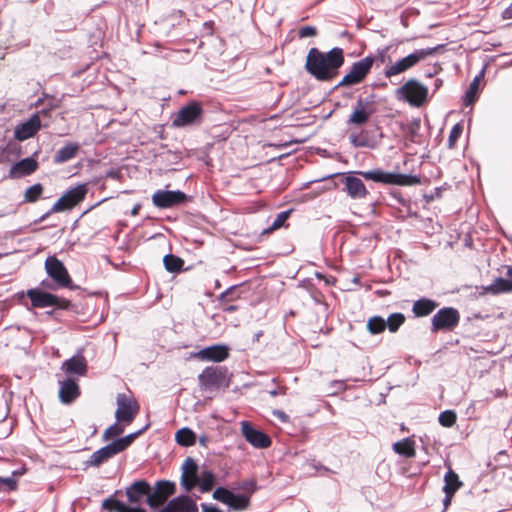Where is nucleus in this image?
<instances>
[{
    "label": "nucleus",
    "instance_id": "1",
    "mask_svg": "<svg viewBox=\"0 0 512 512\" xmlns=\"http://www.w3.org/2000/svg\"><path fill=\"white\" fill-rule=\"evenodd\" d=\"M355 174L366 180L388 185L411 186L420 184V178L416 175L385 172L381 169L345 173L341 179L342 190L354 200L364 199L369 194L364 182Z\"/></svg>",
    "mask_w": 512,
    "mask_h": 512
},
{
    "label": "nucleus",
    "instance_id": "2",
    "mask_svg": "<svg viewBox=\"0 0 512 512\" xmlns=\"http://www.w3.org/2000/svg\"><path fill=\"white\" fill-rule=\"evenodd\" d=\"M344 61L342 48L334 47L327 53L311 48L306 56L305 69L318 81H331L338 75Z\"/></svg>",
    "mask_w": 512,
    "mask_h": 512
},
{
    "label": "nucleus",
    "instance_id": "3",
    "mask_svg": "<svg viewBox=\"0 0 512 512\" xmlns=\"http://www.w3.org/2000/svg\"><path fill=\"white\" fill-rule=\"evenodd\" d=\"M44 268L49 280H43L41 287L46 290H56L58 288L75 289L73 280L63 264L55 255L48 256L44 262Z\"/></svg>",
    "mask_w": 512,
    "mask_h": 512
},
{
    "label": "nucleus",
    "instance_id": "4",
    "mask_svg": "<svg viewBox=\"0 0 512 512\" xmlns=\"http://www.w3.org/2000/svg\"><path fill=\"white\" fill-rule=\"evenodd\" d=\"M146 428H147V426L142 430H139L135 433H132L125 437L117 439V440L113 441L112 443L106 445L105 447H102L101 449L95 451L90 456L89 460H87V462H86L87 466L99 467L101 464L108 461L110 458L123 452L133 443V441L139 435H141L143 433V431Z\"/></svg>",
    "mask_w": 512,
    "mask_h": 512
},
{
    "label": "nucleus",
    "instance_id": "5",
    "mask_svg": "<svg viewBox=\"0 0 512 512\" xmlns=\"http://www.w3.org/2000/svg\"><path fill=\"white\" fill-rule=\"evenodd\" d=\"M198 382L202 391H215L227 388L230 384L228 369L223 366L206 367L198 375Z\"/></svg>",
    "mask_w": 512,
    "mask_h": 512
},
{
    "label": "nucleus",
    "instance_id": "6",
    "mask_svg": "<svg viewBox=\"0 0 512 512\" xmlns=\"http://www.w3.org/2000/svg\"><path fill=\"white\" fill-rule=\"evenodd\" d=\"M437 50V47L417 49L411 54L399 59L395 63L387 65L384 69V75L386 78H391L393 76L404 73L416 66L420 61L431 55H434Z\"/></svg>",
    "mask_w": 512,
    "mask_h": 512
},
{
    "label": "nucleus",
    "instance_id": "7",
    "mask_svg": "<svg viewBox=\"0 0 512 512\" xmlns=\"http://www.w3.org/2000/svg\"><path fill=\"white\" fill-rule=\"evenodd\" d=\"M397 95L411 106L421 107L428 98V88L416 79H409L397 90Z\"/></svg>",
    "mask_w": 512,
    "mask_h": 512
},
{
    "label": "nucleus",
    "instance_id": "8",
    "mask_svg": "<svg viewBox=\"0 0 512 512\" xmlns=\"http://www.w3.org/2000/svg\"><path fill=\"white\" fill-rule=\"evenodd\" d=\"M27 297L34 308L56 307L58 309H69L71 307L70 300L58 297L39 288L29 289Z\"/></svg>",
    "mask_w": 512,
    "mask_h": 512
},
{
    "label": "nucleus",
    "instance_id": "9",
    "mask_svg": "<svg viewBox=\"0 0 512 512\" xmlns=\"http://www.w3.org/2000/svg\"><path fill=\"white\" fill-rule=\"evenodd\" d=\"M460 322V313L454 307L439 309L431 319L432 332H451Z\"/></svg>",
    "mask_w": 512,
    "mask_h": 512
},
{
    "label": "nucleus",
    "instance_id": "10",
    "mask_svg": "<svg viewBox=\"0 0 512 512\" xmlns=\"http://www.w3.org/2000/svg\"><path fill=\"white\" fill-rule=\"evenodd\" d=\"M374 61L373 56H367L353 63L350 70L338 83L337 87H349L362 83L370 73Z\"/></svg>",
    "mask_w": 512,
    "mask_h": 512
},
{
    "label": "nucleus",
    "instance_id": "11",
    "mask_svg": "<svg viewBox=\"0 0 512 512\" xmlns=\"http://www.w3.org/2000/svg\"><path fill=\"white\" fill-rule=\"evenodd\" d=\"M203 108L197 101H192L183 106L172 118L174 127H185L201 122L203 116Z\"/></svg>",
    "mask_w": 512,
    "mask_h": 512
},
{
    "label": "nucleus",
    "instance_id": "12",
    "mask_svg": "<svg viewBox=\"0 0 512 512\" xmlns=\"http://www.w3.org/2000/svg\"><path fill=\"white\" fill-rule=\"evenodd\" d=\"M88 192L86 184H80L64 193L52 206L51 213L71 210L81 203Z\"/></svg>",
    "mask_w": 512,
    "mask_h": 512
},
{
    "label": "nucleus",
    "instance_id": "13",
    "mask_svg": "<svg viewBox=\"0 0 512 512\" xmlns=\"http://www.w3.org/2000/svg\"><path fill=\"white\" fill-rule=\"evenodd\" d=\"M140 406L138 402L131 396L126 394H118L117 410L115 417L118 422L130 424L139 413Z\"/></svg>",
    "mask_w": 512,
    "mask_h": 512
},
{
    "label": "nucleus",
    "instance_id": "14",
    "mask_svg": "<svg viewBox=\"0 0 512 512\" xmlns=\"http://www.w3.org/2000/svg\"><path fill=\"white\" fill-rule=\"evenodd\" d=\"M151 199L155 207L159 209H168L183 205L187 202L188 197L180 190H157L154 192Z\"/></svg>",
    "mask_w": 512,
    "mask_h": 512
},
{
    "label": "nucleus",
    "instance_id": "15",
    "mask_svg": "<svg viewBox=\"0 0 512 512\" xmlns=\"http://www.w3.org/2000/svg\"><path fill=\"white\" fill-rule=\"evenodd\" d=\"M175 489L176 487L173 482L166 480L157 481L153 489L150 487L146 502L151 508L160 507L175 493Z\"/></svg>",
    "mask_w": 512,
    "mask_h": 512
},
{
    "label": "nucleus",
    "instance_id": "16",
    "mask_svg": "<svg viewBox=\"0 0 512 512\" xmlns=\"http://www.w3.org/2000/svg\"><path fill=\"white\" fill-rule=\"evenodd\" d=\"M375 112L376 107L373 101H367L359 98L354 106L353 112L347 120V123L349 125L362 126L369 121Z\"/></svg>",
    "mask_w": 512,
    "mask_h": 512
},
{
    "label": "nucleus",
    "instance_id": "17",
    "mask_svg": "<svg viewBox=\"0 0 512 512\" xmlns=\"http://www.w3.org/2000/svg\"><path fill=\"white\" fill-rule=\"evenodd\" d=\"M213 498L230 506L234 510H245L249 506V498L245 495L234 494L224 487H218L213 492Z\"/></svg>",
    "mask_w": 512,
    "mask_h": 512
},
{
    "label": "nucleus",
    "instance_id": "18",
    "mask_svg": "<svg viewBox=\"0 0 512 512\" xmlns=\"http://www.w3.org/2000/svg\"><path fill=\"white\" fill-rule=\"evenodd\" d=\"M241 431L246 441L256 448H268L271 445L270 437L247 421L241 423Z\"/></svg>",
    "mask_w": 512,
    "mask_h": 512
},
{
    "label": "nucleus",
    "instance_id": "19",
    "mask_svg": "<svg viewBox=\"0 0 512 512\" xmlns=\"http://www.w3.org/2000/svg\"><path fill=\"white\" fill-rule=\"evenodd\" d=\"M199 483L198 465L188 457L182 465L181 485L186 491H191Z\"/></svg>",
    "mask_w": 512,
    "mask_h": 512
},
{
    "label": "nucleus",
    "instance_id": "20",
    "mask_svg": "<svg viewBox=\"0 0 512 512\" xmlns=\"http://www.w3.org/2000/svg\"><path fill=\"white\" fill-rule=\"evenodd\" d=\"M41 128V120L38 114H34L29 120L18 125L14 137L19 141L33 137Z\"/></svg>",
    "mask_w": 512,
    "mask_h": 512
},
{
    "label": "nucleus",
    "instance_id": "21",
    "mask_svg": "<svg viewBox=\"0 0 512 512\" xmlns=\"http://www.w3.org/2000/svg\"><path fill=\"white\" fill-rule=\"evenodd\" d=\"M161 512H198L196 503L188 496L172 499Z\"/></svg>",
    "mask_w": 512,
    "mask_h": 512
},
{
    "label": "nucleus",
    "instance_id": "22",
    "mask_svg": "<svg viewBox=\"0 0 512 512\" xmlns=\"http://www.w3.org/2000/svg\"><path fill=\"white\" fill-rule=\"evenodd\" d=\"M38 168V162L31 158V157H28V158H24L20 161H18L17 163H15L10 171H9V176L11 178H20V177H23V176H27V175H31L32 173H34Z\"/></svg>",
    "mask_w": 512,
    "mask_h": 512
},
{
    "label": "nucleus",
    "instance_id": "23",
    "mask_svg": "<svg viewBox=\"0 0 512 512\" xmlns=\"http://www.w3.org/2000/svg\"><path fill=\"white\" fill-rule=\"evenodd\" d=\"M80 395V388L75 380L66 379L60 382L59 398L62 403L70 404Z\"/></svg>",
    "mask_w": 512,
    "mask_h": 512
},
{
    "label": "nucleus",
    "instance_id": "24",
    "mask_svg": "<svg viewBox=\"0 0 512 512\" xmlns=\"http://www.w3.org/2000/svg\"><path fill=\"white\" fill-rule=\"evenodd\" d=\"M150 484L146 480H138L126 489V496L130 503H140L143 497L148 499Z\"/></svg>",
    "mask_w": 512,
    "mask_h": 512
},
{
    "label": "nucleus",
    "instance_id": "25",
    "mask_svg": "<svg viewBox=\"0 0 512 512\" xmlns=\"http://www.w3.org/2000/svg\"><path fill=\"white\" fill-rule=\"evenodd\" d=\"M62 369L67 374L84 376L87 373V360L83 355H76L62 363Z\"/></svg>",
    "mask_w": 512,
    "mask_h": 512
},
{
    "label": "nucleus",
    "instance_id": "26",
    "mask_svg": "<svg viewBox=\"0 0 512 512\" xmlns=\"http://www.w3.org/2000/svg\"><path fill=\"white\" fill-rule=\"evenodd\" d=\"M198 356L201 359L222 362L229 357V349L225 345H213L199 351Z\"/></svg>",
    "mask_w": 512,
    "mask_h": 512
},
{
    "label": "nucleus",
    "instance_id": "27",
    "mask_svg": "<svg viewBox=\"0 0 512 512\" xmlns=\"http://www.w3.org/2000/svg\"><path fill=\"white\" fill-rule=\"evenodd\" d=\"M80 145L76 142H69L64 147L59 149L54 157V164H62L75 158L79 152Z\"/></svg>",
    "mask_w": 512,
    "mask_h": 512
},
{
    "label": "nucleus",
    "instance_id": "28",
    "mask_svg": "<svg viewBox=\"0 0 512 512\" xmlns=\"http://www.w3.org/2000/svg\"><path fill=\"white\" fill-rule=\"evenodd\" d=\"M438 303L429 298H421L414 302L412 312L415 317H426L430 315L436 308Z\"/></svg>",
    "mask_w": 512,
    "mask_h": 512
},
{
    "label": "nucleus",
    "instance_id": "29",
    "mask_svg": "<svg viewBox=\"0 0 512 512\" xmlns=\"http://www.w3.org/2000/svg\"><path fill=\"white\" fill-rule=\"evenodd\" d=\"M483 290L485 293L491 295L510 293L512 292V284L510 283L508 277H498L490 285L484 286Z\"/></svg>",
    "mask_w": 512,
    "mask_h": 512
},
{
    "label": "nucleus",
    "instance_id": "30",
    "mask_svg": "<svg viewBox=\"0 0 512 512\" xmlns=\"http://www.w3.org/2000/svg\"><path fill=\"white\" fill-rule=\"evenodd\" d=\"M392 448L395 453L406 458H413L416 455L415 440L411 437L395 442Z\"/></svg>",
    "mask_w": 512,
    "mask_h": 512
},
{
    "label": "nucleus",
    "instance_id": "31",
    "mask_svg": "<svg viewBox=\"0 0 512 512\" xmlns=\"http://www.w3.org/2000/svg\"><path fill=\"white\" fill-rule=\"evenodd\" d=\"M462 486L463 482L460 480L458 474L449 467L444 475L443 492L455 494Z\"/></svg>",
    "mask_w": 512,
    "mask_h": 512
},
{
    "label": "nucleus",
    "instance_id": "32",
    "mask_svg": "<svg viewBox=\"0 0 512 512\" xmlns=\"http://www.w3.org/2000/svg\"><path fill=\"white\" fill-rule=\"evenodd\" d=\"M184 260L174 254H167L163 258L165 269L170 273H177L183 269Z\"/></svg>",
    "mask_w": 512,
    "mask_h": 512
},
{
    "label": "nucleus",
    "instance_id": "33",
    "mask_svg": "<svg viewBox=\"0 0 512 512\" xmlns=\"http://www.w3.org/2000/svg\"><path fill=\"white\" fill-rule=\"evenodd\" d=\"M176 442L184 447L193 446L196 442L195 433L189 428H182L176 432Z\"/></svg>",
    "mask_w": 512,
    "mask_h": 512
},
{
    "label": "nucleus",
    "instance_id": "34",
    "mask_svg": "<svg viewBox=\"0 0 512 512\" xmlns=\"http://www.w3.org/2000/svg\"><path fill=\"white\" fill-rule=\"evenodd\" d=\"M22 472L13 471L10 477H0V492H12L18 488L16 477L22 475Z\"/></svg>",
    "mask_w": 512,
    "mask_h": 512
},
{
    "label": "nucleus",
    "instance_id": "35",
    "mask_svg": "<svg viewBox=\"0 0 512 512\" xmlns=\"http://www.w3.org/2000/svg\"><path fill=\"white\" fill-rule=\"evenodd\" d=\"M386 321V328L391 333H396L399 328L405 323L406 317L403 313L396 312L388 316Z\"/></svg>",
    "mask_w": 512,
    "mask_h": 512
},
{
    "label": "nucleus",
    "instance_id": "36",
    "mask_svg": "<svg viewBox=\"0 0 512 512\" xmlns=\"http://www.w3.org/2000/svg\"><path fill=\"white\" fill-rule=\"evenodd\" d=\"M366 327L371 334H380L386 329V321L381 316H372L368 319Z\"/></svg>",
    "mask_w": 512,
    "mask_h": 512
},
{
    "label": "nucleus",
    "instance_id": "37",
    "mask_svg": "<svg viewBox=\"0 0 512 512\" xmlns=\"http://www.w3.org/2000/svg\"><path fill=\"white\" fill-rule=\"evenodd\" d=\"M215 484V476L212 471L205 470L199 477V489L202 493H206L212 490Z\"/></svg>",
    "mask_w": 512,
    "mask_h": 512
},
{
    "label": "nucleus",
    "instance_id": "38",
    "mask_svg": "<svg viewBox=\"0 0 512 512\" xmlns=\"http://www.w3.org/2000/svg\"><path fill=\"white\" fill-rule=\"evenodd\" d=\"M482 78H483V73L476 76L473 79V81L470 83V86H469L468 90L466 91V95H465L466 105L472 104L476 100L477 93H478L480 82H481Z\"/></svg>",
    "mask_w": 512,
    "mask_h": 512
},
{
    "label": "nucleus",
    "instance_id": "39",
    "mask_svg": "<svg viewBox=\"0 0 512 512\" xmlns=\"http://www.w3.org/2000/svg\"><path fill=\"white\" fill-rule=\"evenodd\" d=\"M43 190L44 188L40 183L30 186L24 193V201L28 203L36 202L41 197Z\"/></svg>",
    "mask_w": 512,
    "mask_h": 512
},
{
    "label": "nucleus",
    "instance_id": "40",
    "mask_svg": "<svg viewBox=\"0 0 512 512\" xmlns=\"http://www.w3.org/2000/svg\"><path fill=\"white\" fill-rule=\"evenodd\" d=\"M350 143L356 148L369 147V140L367 134L364 131L358 133L352 132L349 135Z\"/></svg>",
    "mask_w": 512,
    "mask_h": 512
},
{
    "label": "nucleus",
    "instance_id": "41",
    "mask_svg": "<svg viewBox=\"0 0 512 512\" xmlns=\"http://www.w3.org/2000/svg\"><path fill=\"white\" fill-rule=\"evenodd\" d=\"M462 132L463 125L461 123H457L452 127L447 141L448 149H454L456 147L457 141L461 137Z\"/></svg>",
    "mask_w": 512,
    "mask_h": 512
},
{
    "label": "nucleus",
    "instance_id": "42",
    "mask_svg": "<svg viewBox=\"0 0 512 512\" xmlns=\"http://www.w3.org/2000/svg\"><path fill=\"white\" fill-rule=\"evenodd\" d=\"M439 423L443 427H452L457 421V415L453 410H446L439 415Z\"/></svg>",
    "mask_w": 512,
    "mask_h": 512
},
{
    "label": "nucleus",
    "instance_id": "43",
    "mask_svg": "<svg viewBox=\"0 0 512 512\" xmlns=\"http://www.w3.org/2000/svg\"><path fill=\"white\" fill-rule=\"evenodd\" d=\"M124 507V503L112 497L105 499L102 503V508L109 511L121 512L123 511Z\"/></svg>",
    "mask_w": 512,
    "mask_h": 512
},
{
    "label": "nucleus",
    "instance_id": "44",
    "mask_svg": "<svg viewBox=\"0 0 512 512\" xmlns=\"http://www.w3.org/2000/svg\"><path fill=\"white\" fill-rule=\"evenodd\" d=\"M124 431V427L121 424L114 423L108 427L103 433V440L108 441L114 437L119 436Z\"/></svg>",
    "mask_w": 512,
    "mask_h": 512
},
{
    "label": "nucleus",
    "instance_id": "45",
    "mask_svg": "<svg viewBox=\"0 0 512 512\" xmlns=\"http://www.w3.org/2000/svg\"><path fill=\"white\" fill-rule=\"evenodd\" d=\"M289 214H290L289 211H284V212L279 213L276 216V218L274 219L271 226L266 230V232H272V231H275V230L281 228L284 225V223L286 222V220L288 219Z\"/></svg>",
    "mask_w": 512,
    "mask_h": 512
},
{
    "label": "nucleus",
    "instance_id": "46",
    "mask_svg": "<svg viewBox=\"0 0 512 512\" xmlns=\"http://www.w3.org/2000/svg\"><path fill=\"white\" fill-rule=\"evenodd\" d=\"M237 298H239V295L236 294V287H231L227 289L225 292H223L220 295V301L222 303L228 302V301H234Z\"/></svg>",
    "mask_w": 512,
    "mask_h": 512
},
{
    "label": "nucleus",
    "instance_id": "47",
    "mask_svg": "<svg viewBox=\"0 0 512 512\" xmlns=\"http://www.w3.org/2000/svg\"><path fill=\"white\" fill-rule=\"evenodd\" d=\"M316 35H317V29L313 26H304V27H301L298 31V36L300 38L314 37Z\"/></svg>",
    "mask_w": 512,
    "mask_h": 512
},
{
    "label": "nucleus",
    "instance_id": "48",
    "mask_svg": "<svg viewBox=\"0 0 512 512\" xmlns=\"http://www.w3.org/2000/svg\"><path fill=\"white\" fill-rule=\"evenodd\" d=\"M287 392V388L285 386H281V387H278L276 389H272L269 391V394L272 396V397H276V396H279V395H285Z\"/></svg>",
    "mask_w": 512,
    "mask_h": 512
},
{
    "label": "nucleus",
    "instance_id": "49",
    "mask_svg": "<svg viewBox=\"0 0 512 512\" xmlns=\"http://www.w3.org/2000/svg\"><path fill=\"white\" fill-rule=\"evenodd\" d=\"M502 18L505 20L512 19V3L502 12Z\"/></svg>",
    "mask_w": 512,
    "mask_h": 512
},
{
    "label": "nucleus",
    "instance_id": "50",
    "mask_svg": "<svg viewBox=\"0 0 512 512\" xmlns=\"http://www.w3.org/2000/svg\"><path fill=\"white\" fill-rule=\"evenodd\" d=\"M444 494H445V498L443 500V504H444L445 509H447L450 506L455 494H449V493H444Z\"/></svg>",
    "mask_w": 512,
    "mask_h": 512
},
{
    "label": "nucleus",
    "instance_id": "51",
    "mask_svg": "<svg viewBox=\"0 0 512 512\" xmlns=\"http://www.w3.org/2000/svg\"><path fill=\"white\" fill-rule=\"evenodd\" d=\"M201 506H202V511L203 512H222L220 509H218L215 506H209V505H206V504H202Z\"/></svg>",
    "mask_w": 512,
    "mask_h": 512
},
{
    "label": "nucleus",
    "instance_id": "52",
    "mask_svg": "<svg viewBox=\"0 0 512 512\" xmlns=\"http://www.w3.org/2000/svg\"><path fill=\"white\" fill-rule=\"evenodd\" d=\"M121 512H146V510L140 507H130L125 505L123 511Z\"/></svg>",
    "mask_w": 512,
    "mask_h": 512
},
{
    "label": "nucleus",
    "instance_id": "53",
    "mask_svg": "<svg viewBox=\"0 0 512 512\" xmlns=\"http://www.w3.org/2000/svg\"><path fill=\"white\" fill-rule=\"evenodd\" d=\"M238 309L236 305H227L223 308V311L225 312H234Z\"/></svg>",
    "mask_w": 512,
    "mask_h": 512
},
{
    "label": "nucleus",
    "instance_id": "54",
    "mask_svg": "<svg viewBox=\"0 0 512 512\" xmlns=\"http://www.w3.org/2000/svg\"><path fill=\"white\" fill-rule=\"evenodd\" d=\"M275 415H277L279 418L283 419V420H286L287 419V416L284 412L282 411H277L274 413Z\"/></svg>",
    "mask_w": 512,
    "mask_h": 512
},
{
    "label": "nucleus",
    "instance_id": "55",
    "mask_svg": "<svg viewBox=\"0 0 512 512\" xmlns=\"http://www.w3.org/2000/svg\"><path fill=\"white\" fill-rule=\"evenodd\" d=\"M207 441H208V439H207V437H205V436H201V437L199 438V443H200V445H202V446H206Z\"/></svg>",
    "mask_w": 512,
    "mask_h": 512
},
{
    "label": "nucleus",
    "instance_id": "56",
    "mask_svg": "<svg viewBox=\"0 0 512 512\" xmlns=\"http://www.w3.org/2000/svg\"><path fill=\"white\" fill-rule=\"evenodd\" d=\"M139 209H140V205H136L133 209H132V215H137L139 213Z\"/></svg>",
    "mask_w": 512,
    "mask_h": 512
},
{
    "label": "nucleus",
    "instance_id": "57",
    "mask_svg": "<svg viewBox=\"0 0 512 512\" xmlns=\"http://www.w3.org/2000/svg\"><path fill=\"white\" fill-rule=\"evenodd\" d=\"M263 335V332L262 331H259L258 333L255 334L254 336V341H259L260 337Z\"/></svg>",
    "mask_w": 512,
    "mask_h": 512
}]
</instances>
